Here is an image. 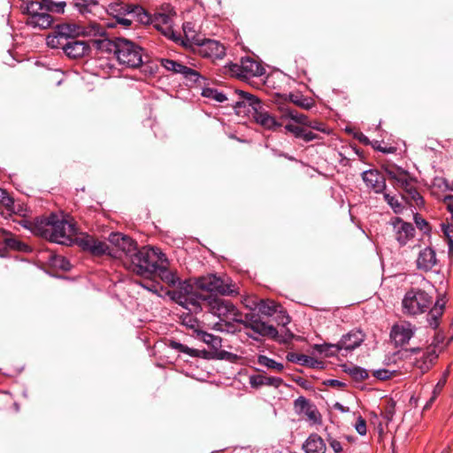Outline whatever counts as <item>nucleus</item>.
<instances>
[{
    "instance_id": "bb28decb",
    "label": "nucleus",
    "mask_w": 453,
    "mask_h": 453,
    "mask_svg": "<svg viewBox=\"0 0 453 453\" xmlns=\"http://www.w3.org/2000/svg\"><path fill=\"white\" fill-rule=\"evenodd\" d=\"M445 303L446 302L442 298L438 299L434 305L430 307V309L427 311L428 313L426 320L429 326L434 329L437 328L439 326V319L443 314Z\"/></svg>"
},
{
    "instance_id": "f8f14e48",
    "label": "nucleus",
    "mask_w": 453,
    "mask_h": 453,
    "mask_svg": "<svg viewBox=\"0 0 453 453\" xmlns=\"http://www.w3.org/2000/svg\"><path fill=\"white\" fill-rule=\"evenodd\" d=\"M129 14L141 24H153V26L165 36H171L173 31V19L165 13H157L151 18L141 6L134 7Z\"/></svg>"
},
{
    "instance_id": "dca6fc26",
    "label": "nucleus",
    "mask_w": 453,
    "mask_h": 453,
    "mask_svg": "<svg viewBox=\"0 0 453 453\" xmlns=\"http://www.w3.org/2000/svg\"><path fill=\"white\" fill-rule=\"evenodd\" d=\"M394 236L397 242L403 246L414 237L415 228L412 224L403 221L401 218H394L390 221Z\"/></svg>"
},
{
    "instance_id": "20e7f679",
    "label": "nucleus",
    "mask_w": 453,
    "mask_h": 453,
    "mask_svg": "<svg viewBox=\"0 0 453 453\" xmlns=\"http://www.w3.org/2000/svg\"><path fill=\"white\" fill-rule=\"evenodd\" d=\"M163 257V253L157 248L142 247L136 250L135 253L127 261L129 262V268L134 273L150 277L157 270V263Z\"/></svg>"
},
{
    "instance_id": "680f3d73",
    "label": "nucleus",
    "mask_w": 453,
    "mask_h": 453,
    "mask_svg": "<svg viewBox=\"0 0 453 453\" xmlns=\"http://www.w3.org/2000/svg\"><path fill=\"white\" fill-rule=\"evenodd\" d=\"M324 384L326 386H329V387H333V388H343L346 384L342 381H340L338 380H334V379H331V380H327L324 382Z\"/></svg>"
},
{
    "instance_id": "49530a36",
    "label": "nucleus",
    "mask_w": 453,
    "mask_h": 453,
    "mask_svg": "<svg viewBox=\"0 0 453 453\" xmlns=\"http://www.w3.org/2000/svg\"><path fill=\"white\" fill-rule=\"evenodd\" d=\"M14 200L9 196L6 190L4 189V194L0 196V204L6 210V213L9 214L12 207L13 206Z\"/></svg>"
},
{
    "instance_id": "ea45409f",
    "label": "nucleus",
    "mask_w": 453,
    "mask_h": 453,
    "mask_svg": "<svg viewBox=\"0 0 453 453\" xmlns=\"http://www.w3.org/2000/svg\"><path fill=\"white\" fill-rule=\"evenodd\" d=\"M26 9L29 17H32L34 15H38L42 11H44L45 5L43 4V0H42L41 2L31 1L27 4Z\"/></svg>"
},
{
    "instance_id": "f3484780",
    "label": "nucleus",
    "mask_w": 453,
    "mask_h": 453,
    "mask_svg": "<svg viewBox=\"0 0 453 453\" xmlns=\"http://www.w3.org/2000/svg\"><path fill=\"white\" fill-rule=\"evenodd\" d=\"M199 54L215 61L222 59L226 55L225 46L216 40L205 39L197 44Z\"/></svg>"
},
{
    "instance_id": "58836bf2",
    "label": "nucleus",
    "mask_w": 453,
    "mask_h": 453,
    "mask_svg": "<svg viewBox=\"0 0 453 453\" xmlns=\"http://www.w3.org/2000/svg\"><path fill=\"white\" fill-rule=\"evenodd\" d=\"M349 375L357 381H363L368 378V372L365 369L359 366H353L348 369Z\"/></svg>"
},
{
    "instance_id": "6ab92c4d",
    "label": "nucleus",
    "mask_w": 453,
    "mask_h": 453,
    "mask_svg": "<svg viewBox=\"0 0 453 453\" xmlns=\"http://www.w3.org/2000/svg\"><path fill=\"white\" fill-rule=\"evenodd\" d=\"M160 63L161 65L167 71L172 72L173 73H180L185 78L189 79L191 81H196L199 77V74L196 70L188 66H186L177 61L168 58H161Z\"/></svg>"
},
{
    "instance_id": "4be33fe9",
    "label": "nucleus",
    "mask_w": 453,
    "mask_h": 453,
    "mask_svg": "<svg viewBox=\"0 0 453 453\" xmlns=\"http://www.w3.org/2000/svg\"><path fill=\"white\" fill-rule=\"evenodd\" d=\"M362 179L375 193H380L386 188V177L383 172H362Z\"/></svg>"
},
{
    "instance_id": "72a5a7b5",
    "label": "nucleus",
    "mask_w": 453,
    "mask_h": 453,
    "mask_svg": "<svg viewBox=\"0 0 453 453\" xmlns=\"http://www.w3.org/2000/svg\"><path fill=\"white\" fill-rule=\"evenodd\" d=\"M181 324L188 328L193 329L194 332L197 334L200 329V322L199 320L192 314L186 313L180 317Z\"/></svg>"
},
{
    "instance_id": "5701e85b",
    "label": "nucleus",
    "mask_w": 453,
    "mask_h": 453,
    "mask_svg": "<svg viewBox=\"0 0 453 453\" xmlns=\"http://www.w3.org/2000/svg\"><path fill=\"white\" fill-rule=\"evenodd\" d=\"M285 128L292 133L295 137L303 140L305 142H309L311 141H320L323 139V136L319 133L313 132L305 127H300L293 124H287Z\"/></svg>"
},
{
    "instance_id": "e2e57ef3",
    "label": "nucleus",
    "mask_w": 453,
    "mask_h": 453,
    "mask_svg": "<svg viewBox=\"0 0 453 453\" xmlns=\"http://www.w3.org/2000/svg\"><path fill=\"white\" fill-rule=\"evenodd\" d=\"M183 30L187 37L193 38L195 35V30L192 27V24L190 22H186L183 25Z\"/></svg>"
},
{
    "instance_id": "a211bd4d",
    "label": "nucleus",
    "mask_w": 453,
    "mask_h": 453,
    "mask_svg": "<svg viewBox=\"0 0 453 453\" xmlns=\"http://www.w3.org/2000/svg\"><path fill=\"white\" fill-rule=\"evenodd\" d=\"M110 241L123 252L127 261L138 249L136 242L132 238L119 233L111 234Z\"/></svg>"
},
{
    "instance_id": "cd10ccee",
    "label": "nucleus",
    "mask_w": 453,
    "mask_h": 453,
    "mask_svg": "<svg viewBox=\"0 0 453 453\" xmlns=\"http://www.w3.org/2000/svg\"><path fill=\"white\" fill-rule=\"evenodd\" d=\"M287 359L289 362L306 365L311 368L322 367V362L318 361L307 355L289 352L287 355Z\"/></svg>"
},
{
    "instance_id": "2f4dec72",
    "label": "nucleus",
    "mask_w": 453,
    "mask_h": 453,
    "mask_svg": "<svg viewBox=\"0 0 453 453\" xmlns=\"http://www.w3.org/2000/svg\"><path fill=\"white\" fill-rule=\"evenodd\" d=\"M196 336L198 339H200L204 343L211 347L213 349H218L221 347V338L219 336H215L203 330L198 331Z\"/></svg>"
},
{
    "instance_id": "4d7b16f0",
    "label": "nucleus",
    "mask_w": 453,
    "mask_h": 453,
    "mask_svg": "<svg viewBox=\"0 0 453 453\" xmlns=\"http://www.w3.org/2000/svg\"><path fill=\"white\" fill-rule=\"evenodd\" d=\"M386 199L388 203V204L393 208L394 211L395 213H399L402 211L403 210V206L402 204L398 202L397 199H395V197H391L389 196L388 195L386 196Z\"/></svg>"
},
{
    "instance_id": "79ce46f5",
    "label": "nucleus",
    "mask_w": 453,
    "mask_h": 453,
    "mask_svg": "<svg viewBox=\"0 0 453 453\" xmlns=\"http://www.w3.org/2000/svg\"><path fill=\"white\" fill-rule=\"evenodd\" d=\"M45 10L51 12L63 13L65 6V2L55 3L51 0H43Z\"/></svg>"
},
{
    "instance_id": "1a4fd4ad",
    "label": "nucleus",
    "mask_w": 453,
    "mask_h": 453,
    "mask_svg": "<svg viewBox=\"0 0 453 453\" xmlns=\"http://www.w3.org/2000/svg\"><path fill=\"white\" fill-rule=\"evenodd\" d=\"M196 285L198 288L202 290L217 293L223 296H232L238 294V288L227 276L208 274L200 277L196 280Z\"/></svg>"
},
{
    "instance_id": "412c9836",
    "label": "nucleus",
    "mask_w": 453,
    "mask_h": 453,
    "mask_svg": "<svg viewBox=\"0 0 453 453\" xmlns=\"http://www.w3.org/2000/svg\"><path fill=\"white\" fill-rule=\"evenodd\" d=\"M365 340V334L361 330H351L348 334L342 335L338 342L339 347L345 350H353L359 347Z\"/></svg>"
},
{
    "instance_id": "774afa93",
    "label": "nucleus",
    "mask_w": 453,
    "mask_h": 453,
    "mask_svg": "<svg viewBox=\"0 0 453 453\" xmlns=\"http://www.w3.org/2000/svg\"><path fill=\"white\" fill-rule=\"evenodd\" d=\"M451 173H452V174H451V175H449V177H447V178H446V180H445V181H446V185H447L449 188L453 189V172H451Z\"/></svg>"
},
{
    "instance_id": "c03bdc74",
    "label": "nucleus",
    "mask_w": 453,
    "mask_h": 453,
    "mask_svg": "<svg viewBox=\"0 0 453 453\" xmlns=\"http://www.w3.org/2000/svg\"><path fill=\"white\" fill-rule=\"evenodd\" d=\"M27 213V206L22 203L14 201L13 206L12 207L8 215L9 216L17 215V216H20V217H26Z\"/></svg>"
},
{
    "instance_id": "6e6552de",
    "label": "nucleus",
    "mask_w": 453,
    "mask_h": 453,
    "mask_svg": "<svg viewBox=\"0 0 453 453\" xmlns=\"http://www.w3.org/2000/svg\"><path fill=\"white\" fill-rule=\"evenodd\" d=\"M113 47L114 54L120 65L130 68H136L142 65V49L133 42L118 38Z\"/></svg>"
},
{
    "instance_id": "a19ab883",
    "label": "nucleus",
    "mask_w": 453,
    "mask_h": 453,
    "mask_svg": "<svg viewBox=\"0 0 453 453\" xmlns=\"http://www.w3.org/2000/svg\"><path fill=\"white\" fill-rule=\"evenodd\" d=\"M304 414L306 415L307 418L311 421L313 424H320L322 418L321 414L316 408V406L311 404L305 411Z\"/></svg>"
},
{
    "instance_id": "e433bc0d",
    "label": "nucleus",
    "mask_w": 453,
    "mask_h": 453,
    "mask_svg": "<svg viewBox=\"0 0 453 453\" xmlns=\"http://www.w3.org/2000/svg\"><path fill=\"white\" fill-rule=\"evenodd\" d=\"M307 127L322 136L331 133V128L326 123L318 119H310Z\"/></svg>"
},
{
    "instance_id": "c756f323",
    "label": "nucleus",
    "mask_w": 453,
    "mask_h": 453,
    "mask_svg": "<svg viewBox=\"0 0 453 453\" xmlns=\"http://www.w3.org/2000/svg\"><path fill=\"white\" fill-rule=\"evenodd\" d=\"M4 245H5L6 250L8 249H10V250H19V251H26L28 249V246L27 244H25L22 242H20L19 240H18L16 237H14L10 233L4 232Z\"/></svg>"
},
{
    "instance_id": "c85d7f7f",
    "label": "nucleus",
    "mask_w": 453,
    "mask_h": 453,
    "mask_svg": "<svg viewBox=\"0 0 453 453\" xmlns=\"http://www.w3.org/2000/svg\"><path fill=\"white\" fill-rule=\"evenodd\" d=\"M52 23L53 18L46 10L42 11L38 15H34L32 17H28L27 19L28 25L35 27H40L42 29L50 27Z\"/></svg>"
},
{
    "instance_id": "5fc2aeb1",
    "label": "nucleus",
    "mask_w": 453,
    "mask_h": 453,
    "mask_svg": "<svg viewBox=\"0 0 453 453\" xmlns=\"http://www.w3.org/2000/svg\"><path fill=\"white\" fill-rule=\"evenodd\" d=\"M326 441L335 453H341L342 451V443L337 439L328 435Z\"/></svg>"
},
{
    "instance_id": "ddd939ff",
    "label": "nucleus",
    "mask_w": 453,
    "mask_h": 453,
    "mask_svg": "<svg viewBox=\"0 0 453 453\" xmlns=\"http://www.w3.org/2000/svg\"><path fill=\"white\" fill-rule=\"evenodd\" d=\"M73 242L83 251L88 252L95 257H100L104 254L111 255L110 248L105 242L88 234H81L76 236Z\"/></svg>"
},
{
    "instance_id": "338daca9",
    "label": "nucleus",
    "mask_w": 453,
    "mask_h": 453,
    "mask_svg": "<svg viewBox=\"0 0 453 453\" xmlns=\"http://www.w3.org/2000/svg\"><path fill=\"white\" fill-rule=\"evenodd\" d=\"M92 42L94 44H97L98 47H102L104 44H107V45L111 44V42L108 40H94V41H92Z\"/></svg>"
},
{
    "instance_id": "de8ad7c7",
    "label": "nucleus",
    "mask_w": 453,
    "mask_h": 453,
    "mask_svg": "<svg viewBox=\"0 0 453 453\" xmlns=\"http://www.w3.org/2000/svg\"><path fill=\"white\" fill-rule=\"evenodd\" d=\"M250 385L253 388H258L265 386V376L261 374L251 375L249 378Z\"/></svg>"
},
{
    "instance_id": "423d86ee",
    "label": "nucleus",
    "mask_w": 453,
    "mask_h": 453,
    "mask_svg": "<svg viewBox=\"0 0 453 453\" xmlns=\"http://www.w3.org/2000/svg\"><path fill=\"white\" fill-rule=\"evenodd\" d=\"M395 188L404 192L403 197L412 206L422 207L424 199L418 191V180L410 172H388Z\"/></svg>"
},
{
    "instance_id": "b1692460",
    "label": "nucleus",
    "mask_w": 453,
    "mask_h": 453,
    "mask_svg": "<svg viewBox=\"0 0 453 453\" xmlns=\"http://www.w3.org/2000/svg\"><path fill=\"white\" fill-rule=\"evenodd\" d=\"M157 270L152 275L158 276L164 282L170 286L175 285L178 281V277L174 273L168 269V260L165 255L163 253V257L160 262L157 263Z\"/></svg>"
},
{
    "instance_id": "4c0bfd02",
    "label": "nucleus",
    "mask_w": 453,
    "mask_h": 453,
    "mask_svg": "<svg viewBox=\"0 0 453 453\" xmlns=\"http://www.w3.org/2000/svg\"><path fill=\"white\" fill-rule=\"evenodd\" d=\"M168 346L179 352L185 353L190 357H198L199 352L197 349H191L182 343L176 342L174 340H170L168 342Z\"/></svg>"
},
{
    "instance_id": "8fccbe9b",
    "label": "nucleus",
    "mask_w": 453,
    "mask_h": 453,
    "mask_svg": "<svg viewBox=\"0 0 453 453\" xmlns=\"http://www.w3.org/2000/svg\"><path fill=\"white\" fill-rule=\"evenodd\" d=\"M429 346H434L435 349L437 350V354L439 355V353L445 347L443 334H441V333H437L434 335V340H433L432 343Z\"/></svg>"
},
{
    "instance_id": "0eeeda50",
    "label": "nucleus",
    "mask_w": 453,
    "mask_h": 453,
    "mask_svg": "<svg viewBox=\"0 0 453 453\" xmlns=\"http://www.w3.org/2000/svg\"><path fill=\"white\" fill-rule=\"evenodd\" d=\"M203 308L214 316H217L222 321H242V314L235 305L228 301L219 297L204 296L202 299V310Z\"/></svg>"
},
{
    "instance_id": "4468645a",
    "label": "nucleus",
    "mask_w": 453,
    "mask_h": 453,
    "mask_svg": "<svg viewBox=\"0 0 453 453\" xmlns=\"http://www.w3.org/2000/svg\"><path fill=\"white\" fill-rule=\"evenodd\" d=\"M417 331L416 326L410 321L402 320L392 326L390 339L395 347L407 345Z\"/></svg>"
},
{
    "instance_id": "f03ea898",
    "label": "nucleus",
    "mask_w": 453,
    "mask_h": 453,
    "mask_svg": "<svg viewBox=\"0 0 453 453\" xmlns=\"http://www.w3.org/2000/svg\"><path fill=\"white\" fill-rule=\"evenodd\" d=\"M23 226L34 234L52 242L70 245L73 242L74 225L64 216L50 213L49 216L35 218L34 220L23 219Z\"/></svg>"
},
{
    "instance_id": "bf43d9fd",
    "label": "nucleus",
    "mask_w": 453,
    "mask_h": 453,
    "mask_svg": "<svg viewBox=\"0 0 453 453\" xmlns=\"http://www.w3.org/2000/svg\"><path fill=\"white\" fill-rule=\"evenodd\" d=\"M283 384V380L280 377H266L265 376V386H272L278 388Z\"/></svg>"
},
{
    "instance_id": "7c9ffc66",
    "label": "nucleus",
    "mask_w": 453,
    "mask_h": 453,
    "mask_svg": "<svg viewBox=\"0 0 453 453\" xmlns=\"http://www.w3.org/2000/svg\"><path fill=\"white\" fill-rule=\"evenodd\" d=\"M449 372H445L442 375V377L439 380V381L436 383L435 387L434 388L432 396L429 398V400L426 402V403L424 406L425 410L429 409L432 404L436 400L437 396L441 394L443 388L446 385L447 378H448Z\"/></svg>"
},
{
    "instance_id": "13d9d810",
    "label": "nucleus",
    "mask_w": 453,
    "mask_h": 453,
    "mask_svg": "<svg viewBox=\"0 0 453 453\" xmlns=\"http://www.w3.org/2000/svg\"><path fill=\"white\" fill-rule=\"evenodd\" d=\"M53 264H54V265L59 266L63 270H65V271L69 270V262L67 260H65V258L63 257L55 256L53 257Z\"/></svg>"
},
{
    "instance_id": "09e8293b",
    "label": "nucleus",
    "mask_w": 453,
    "mask_h": 453,
    "mask_svg": "<svg viewBox=\"0 0 453 453\" xmlns=\"http://www.w3.org/2000/svg\"><path fill=\"white\" fill-rule=\"evenodd\" d=\"M203 96L211 97L219 103H223V102L226 101V99H227L226 96L223 93L219 92L218 90H214V89L205 90L203 92Z\"/></svg>"
},
{
    "instance_id": "3c124183",
    "label": "nucleus",
    "mask_w": 453,
    "mask_h": 453,
    "mask_svg": "<svg viewBox=\"0 0 453 453\" xmlns=\"http://www.w3.org/2000/svg\"><path fill=\"white\" fill-rule=\"evenodd\" d=\"M414 221L418 228H419L423 232H427L429 230V226L427 221L422 218L418 213L414 215Z\"/></svg>"
},
{
    "instance_id": "f704fd0d",
    "label": "nucleus",
    "mask_w": 453,
    "mask_h": 453,
    "mask_svg": "<svg viewBox=\"0 0 453 453\" xmlns=\"http://www.w3.org/2000/svg\"><path fill=\"white\" fill-rule=\"evenodd\" d=\"M290 100L296 105L309 110L314 105V101L311 98L304 97L301 94H291Z\"/></svg>"
},
{
    "instance_id": "473e14b6",
    "label": "nucleus",
    "mask_w": 453,
    "mask_h": 453,
    "mask_svg": "<svg viewBox=\"0 0 453 453\" xmlns=\"http://www.w3.org/2000/svg\"><path fill=\"white\" fill-rule=\"evenodd\" d=\"M314 349L319 354H324L325 357H334L341 351L338 342L336 344H315Z\"/></svg>"
},
{
    "instance_id": "aec40b11",
    "label": "nucleus",
    "mask_w": 453,
    "mask_h": 453,
    "mask_svg": "<svg viewBox=\"0 0 453 453\" xmlns=\"http://www.w3.org/2000/svg\"><path fill=\"white\" fill-rule=\"evenodd\" d=\"M434 346H427L419 358H416L413 365L420 370L421 373L428 372L438 358Z\"/></svg>"
},
{
    "instance_id": "603ef678",
    "label": "nucleus",
    "mask_w": 453,
    "mask_h": 453,
    "mask_svg": "<svg viewBox=\"0 0 453 453\" xmlns=\"http://www.w3.org/2000/svg\"><path fill=\"white\" fill-rule=\"evenodd\" d=\"M395 372H391L387 369H379L373 372V376L380 380H386L390 379Z\"/></svg>"
},
{
    "instance_id": "9d476101",
    "label": "nucleus",
    "mask_w": 453,
    "mask_h": 453,
    "mask_svg": "<svg viewBox=\"0 0 453 453\" xmlns=\"http://www.w3.org/2000/svg\"><path fill=\"white\" fill-rule=\"evenodd\" d=\"M225 74L236 77L241 80H249L253 77L262 76L265 73V68L257 60L247 57L242 58L241 62L229 63L223 67Z\"/></svg>"
},
{
    "instance_id": "9b49d317",
    "label": "nucleus",
    "mask_w": 453,
    "mask_h": 453,
    "mask_svg": "<svg viewBox=\"0 0 453 453\" xmlns=\"http://www.w3.org/2000/svg\"><path fill=\"white\" fill-rule=\"evenodd\" d=\"M172 299L190 312L202 311V299L205 296L194 292L193 286L187 280L180 282L176 289L169 292Z\"/></svg>"
},
{
    "instance_id": "0e129e2a",
    "label": "nucleus",
    "mask_w": 453,
    "mask_h": 453,
    "mask_svg": "<svg viewBox=\"0 0 453 453\" xmlns=\"http://www.w3.org/2000/svg\"><path fill=\"white\" fill-rule=\"evenodd\" d=\"M443 203L449 212H453V196H446L443 199Z\"/></svg>"
},
{
    "instance_id": "39448f33",
    "label": "nucleus",
    "mask_w": 453,
    "mask_h": 453,
    "mask_svg": "<svg viewBox=\"0 0 453 453\" xmlns=\"http://www.w3.org/2000/svg\"><path fill=\"white\" fill-rule=\"evenodd\" d=\"M433 303V297L425 290L411 288L402 300V312L407 317L415 318L427 312Z\"/></svg>"
},
{
    "instance_id": "6e6d98bb",
    "label": "nucleus",
    "mask_w": 453,
    "mask_h": 453,
    "mask_svg": "<svg viewBox=\"0 0 453 453\" xmlns=\"http://www.w3.org/2000/svg\"><path fill=\"white\" fill-rule=\"evenodd\" d=\"M355 428L360 435H365L367 432L366 421L362 417H358L355 424Z\"/></svg>"
},
{
    "instance_id": "f257e3e1",
    "label": "nucleus",
    "mask_w": 453,
    "mask_h": 453,
    "mask_svg": "<svg viewBox=\"0 0 453 453\" xmlns=\"http://www.w3.org/2000/svg\"><path fill=\"white\" fill-rule=\"evenodd\" d=\"M105 34L104 27L96 22H90L88 25L61 24L47 36L46 42L52 49H62L70 58H80L89 53L90 46L87 42L76 40L75 37H103Z\"/></svg>"
},
{
    "instance_id": "052dcab7",
    "label": "nucleus",
    "mask_w": 453,
    "mask_h": 453,
    "mask_svg": "<svg viewBox=\"0 0 453 453\" xmlns=\"http://www.w3.org/2000/svg\"><path fill=\"white\" fill-rule=\"evenodd\" d=\"M134 6H128L127 8V15L130 17V18H118V22L119 24H122L124 25L125 27H129L133 21H136L137 20L132 16L129 14V12L134 8Z\"/></svg>"
},
{
    "instance_id": "a18cd8bd",
    "label": "nucleus",
    "mask_w": 453,
    "mask_h": 453,
    "mask_svg": "<svg viewBox=\"0 0 453 453\" xmlns=\"http://www.w3.org/2000/svg\"><path fill=\"white\" fill-rule=\"evenodd\" d=\"M442 231L448 244L449 254L453 255V228L449 226H443Z\"/></svg>"
},
{
    "instance_id": "393cba45",
    "label": "nucleus",
    "mask_w": 453,
    "mask_h": 453,
    "mask_svg": "<svg viewBox=\"0 0 453 453\" xmlns=\"http://www.w3.org/2000/svg\"><path fill=\"white\" fill-rule=\"evenodd\" d=\"M436 264V254L432 248H425L419 252L417 259V266L418 269L427 272Z\"/></svg>"
},
{
    "instance_id": "2eb2a0df",
    "label": "nucleus",
    "mask_w": 453,
    "mask_h": 453,
    "mask_svg": "<svg viewBox=\"0 0 453 453\" xmlns=\"http://www.w3.org/2000/svg\"><path fill=\"white\" fill-rule=\"evenodd\" d=\"M239 323L242 324L245 328H250L254 334L261 336H269L273 339H276L278 336L277 329L260 320L255 315H246L245 319H242Z\"/></svg>"
},
{
    "instance_id": "864d4df0",
    "label": "nucleus",
    "mask_w": 453,
    "mask_h": 453,
    "mask_svg": "<svg viewBox=\"0 0 453 453\" xmlns=\"http://www.w3.org/2000/svg\"><path fill=\"white\" fill-rule=\"evenodd\" d=\"M311 405V403H309V401L303 397V396H299L297 399L295 400L294 402V406L296 410H299L303 412H304V411Z\"/></svg>"
},
{
    "instance_id": "7ed1b4c3",
    "label": "nucleus",
    "mask_w": 453,
    "mask_h": 453,
    "mask_svg": "<svg viewBox=\"0 0 453 453\" xmlns=\"http://www.w3.org/2000/svg\"><path fill=\"white\" fill-rule=\"evenodd\" d=\"M235 95L237 100L234 104V108L238 114L243 109V112L251 114L258 125L269 130H274L283 125L284 116L280 120L276 119L265 110L261 102L253 95L242 90H236Z\"/></svg>"
},
{
    "instance_id": "37998d69",
    "label": "nucleus",
    "mask_w": 453,
    "mask_h": 453,
    "mask_svg": "<svg viewBox=\"0 0 453 453\" xmlns=\"http://www.w3.org/2000/svg\"><path fill=\"white\" fill-rule=\"evenodd\" d=\"M285 117H288L296 122L301 124V127H307L310 119L308 116L301 113H297L296 111H288L287 115H283Z\"/></svg>"
},
{
    "instance_id": "c9c22d12",
    "label": "nucleus",
    "mask_w": 453,
    "mask_h": 453,
    "mask_svg": "<svg viewBox=\"0 0 453 453\" xmlns=\"http://www.w3.org/2000/svg\"><path fill=\"white\" fill-rule=\"evenodd\" d=\"M257 363L260 365L265 366L268 369L274 370L277 372H281L284 369V365L281 363H279L264 355L258 356Z\"/></svg>"
},
{
    "instance_id": "a878e982",
    "label": "nucleus",
    "mask_w": 453,
    "mask_h": 453,
    "mask_svg": "<svg viewBox=\"0 0 453 453\" xmlns=\"http://www.w3.org/2000/svg\"><path fill=\"white\" fill-rule=\"evenodd\" d=\"M305 453H326V446L318 434H311L302 446Z\"/></svg>"
},
{
    "instance_id": "69168bd1",
    "label": "nucleus",
    "mask_w": 453,
    "mask_h": 453,
    "mask_svg": "<svg viewBox=\"0 0 453 453\" xmlns=\"http://www.w3.org/2000/svg\"><path fill=\"white\" fill-rule=\"evenodd\" d=\"M259 310H260L261 312H263L265 314H267V315H271L272 311H273V308L268 306V305H266L265 301L261 302Z\"/></svg>"
}]
</instances>
